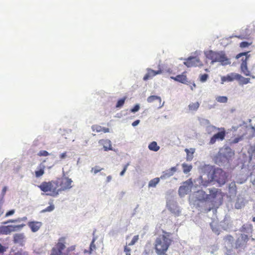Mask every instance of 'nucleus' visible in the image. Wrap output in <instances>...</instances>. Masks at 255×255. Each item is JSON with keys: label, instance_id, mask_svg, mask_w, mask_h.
Listing matches in <instances>:
<instances>
[{"label": "nucleus", "instance_id": "42", "mask_svg": "<svg viewBox=\"0 0 255 255\" xmlns=\"http://www.w3.org/2000/svg\"><path fill=\"white\" fill-rule=\"evenodd\" d=\"M224 240L229 243H232L234 240V238L232 236L228 235L225 237Z\"/></svg>", "mask_w": 255, "mask_h": 255}, {"label": "nucleus", "instance_id": "37", "mask_svg": "<svg viewBox=\"0 0 255 255\" xmlns=\"http://www.w3.org/2000/svg\"><path fill=\"white\" fill-rule=\"evenodd\" d=\"M50 154L46 150H42L39 151V152L37 153V155L39 156H47L49 155Z\"/></svg>", "mask_w": 255, "mask_h": 255}, {"label": "nucleus", "instance_id": "15", "mask_svg": "<svg viewBox=\"0 0 255 255\" xmlns=\"http://www.w3.org/2000/svg\"><path fill=\"white\" fill-rule=\"evenodd\" d=\"M100 145L103 146L105 151H108L112 149L111 141L109 139H100L99 141Z\"/></svg>", "mask_w": 255, "mask_h": 255}, {"label": "nucleus", "instance_id": "41", "mask_svg": "<svg viewBox=\"0 0 255 255\" xmlns=\"http://www.w3.org/2000/svg\"><path fill=\"white\" fill-rule=\"evenodd\" d=\"M54 209V206L53 205H50V206H48L45 209H43L42 211V212L44 213L46 212H51L53 211Z\"/></svg>", "mask_w": 255, "mask_h": 255}, {"label": "nucleus", "instance_id": "30", "mask_svg": "<svg viewBox=\"0 0 255 255\" xmlns=\"http://www.w3.org/2000/svg\"><path fill=\"white\" fill-rule=\"evenodd\" d=\"M229 191L231 193H236L237 192V187L234 181L230 183L229 186Z\"/></svg>", "mask_w": 255, "mask_h": 255}, {"label": "nucleus", "instance_id": "31", "mask_svg": "<svg viewBox=\"0 0 255 255\" xmlns=\"http://www.w3.org/2000/svg\"><path fill=\"white\" fill-rule=\"evenodd\" d=\"M216 100L220 103H226L228 101V98L226 96H218L216 98Z\"/></svg>", "mask_w": 255, "mask_h": 255}, {"label": "nucleus", "instance_id": "50", "mask_svg": "<svg viewBox=\"0 0 255 255\" xmlns=\"http://www.w3.org/2000/svg\"><path fill=\"white\" fill-rule=\"evenodd\" d=\"M67 155V153L66 152L62 153L60 155V159H63Z\"/></svg>", "mask_w": 255, "mask_h": 255}, {"label": "nucleus", "instance_id": "2", "mask_svg": "<svg viewBox=\"0 0 255 255\" xmlns=\"http://www.w3.org/2000/svg\"><path fill=\"white\" fill-rule=\"evenodd\" d=\"M162 233V235L156 238L154 242V249L157 255H167L166 252L173 241L170 233L164 231Z\"/></svg>", "mask_w": 255, "mask_h": 255}, {"label": "nucleus", "instance_id": "45", "mask_svg": "<svg viewBox=\"0 0 255 255\" xmlns=\"http://www.w3.org/2000/svg\"><path fill=\"white\" fill-rule=\"evenodd\" d=\"M124 251L126 253V255H131L130 254V249L127 246L125 247Z\"/></svg>", "mask_w": 255, "mask_h": 255}, {"label": "nucleus", "instance_id": "36", "mask_svg": "<svg viewBox=\"0 0 255 255\" xmlns=\"http://www.w3.org/2000/svg\"><path fill=\"white\" fill-rule=\"evenodd\" d=\"M103 169V168H101L98 166H95L94 167H93L92 168L91 172H93L95 174H97L98 172L102 171Z\"/></svg>", "mask_w": 255, "mask_h": 255}, {"label": "nucleus", "instance_id": "4", "mask_svg": "<svg viewBox=\"0 0 255 255\" xmlns=\"http://www.w3.org/2000/svg\"><path fill=\"white\" fill-rule=\"evenodd\" d=\"M64 238L62 237L59 239L58 243L52 249L50 255H70V252L74 251L75 247L73 246L68 248L65 253H63L62 251L66 248Z\"/></svg>", "mask_w": 255, "mask_h": 255}, {"label": "nucleus", "instance_id": "58", "mask_svg": "<svg viewBox=\"0 0 255 255\" xmlns=\"http://www.w3.org/2000/svg\"><path fill=\"white\" fill-rule=\"evenodd\" d=\"M210 210H211V209H209L208 210V211H210Z\"/></svg>", "mask_w": 255, "mask_h": 255}, {"label": "nucleus", "instance_id": "34", "mask_svg": "<svg viewBox=\"0 0 255 255\" xmlns=\"http://www.w3.org/2000/svg\"><path fill=\"white\" fill-rule=\"evenodd\" d=\"M241 84H247L250 83V79L249 78H245L241 75V77L240 78V80Z\"/></svg>", "mask_w": 255, "mask_h": 255}, {"label": "nucleus", "instance_id": "21", "mask_svg": "<svg viewBox=\"0 0 255 255\" xmlns=\"http://www.w3.org/2000/svg\"><path fill=\"white\" fill-rule=\"evenodd\" d=\"M185 151L186 152V154H187L186 160L187 161L192 160L193 158V153L195 152V149L194 148H190V149H188L187 148H186L185 149Z\"/></svg>", "mask_w": 255, "mask_h": 255}, {"label": "nucleus", "instance_id": "9", "mask_svg": "<svg viewBox=\"0 0 255 255\" xmlns=\"http://www.w3.org/2000/svg\"><path fill=\"white\" fill-rule=\"evenodd\" d=\"M184 64L188 67H200L203 65L202 61L198 57H190L184 62Z\"/></svg>", "mask_w": 255, "mask_h": 255}, {"label": "nucleus", "instance_id": "53", "mask_svg": "<svg viewBox=\"0 0 255 255\" xmlns=\"http://www.w3.org/2000/svg\"><path fill=\"white\" fill-rule=\"evenodd\" d=\"M3 211L2 210L1 207L0 206V216L2 214Z\"/></svg>", "mask_w": 255, "mask_h": 255}, {"label": "nucleus", "instance_id": "25", "mask_svg": "<svg viewBox=\"0 0 255 255\" xmlns=\"http://www.w3.org/2000/svg\"><path fill=\"white\" fill-rule=\"evenodd\" d=\"M148 148L150 150L157 151L159 149L160 147L157 145L156 141H152L148 145Z\"/></svg>", "mask_w": 255, "mask_h": 255}, {"label": "nucleus", "instance_id": "46", "mask_svg": "<svg viewBox=\"0 0 255 255\" xmlns=\"http://www.w3.org/2000/svg\"><path fill=\"white\" fill-rule=\"evenodd\" d=\"M6 250V248L0 244V254H2Z\"/></svg>", "mask_w": 255, "mask_h": 255}, {"label": "nucleus", "instance_id": "11", "mask_svg": "<svg viewBox=\"0 0 255 255\" xmlns=\"http://www.w3.org/2000/svg\"><path fill=\"white\" fill-rule=\"evenodd\" d=\"M147 73L144 76L143 80L144 81H147L149 79H152L153 77L157 75L161 74L162 73V70L161 68H159L158 70H153L150 68H147L146 69Z\"/></svg>", "mask_w": 255, "mask_h": 255}, {"label": "nucleus", "instance_id": "48", "mask_svg": "<svg viewBox=\"0 0 255 255\" xmlns=\"http://www.w3.org/2000/svg\"><path fill=\"white\" fill-rule=\"evenodd\" d=\"M7 190V187L6 186H4L3 187L2 192H1V195L2 196H4L6 193V191Z\"/></svg>", "mask_w": 255, "mask_h": 255}, {"label": "nucleus", "instance_id": "43", "mask_svg": "<svg viewBox=\"0 0 255 255\" xmlns=\"http://www.w3.org/2000/svg\"><path fill=\"white\" fill-rule=\"evenodd\" d=\"M139 105L138 104L135 105L133 108L130 109V112L132 113H135L137 112L139 110Z\"/></svg>", "mask_w": 255, "mask_h": 255}, {"label": "nucleus", "instance_id": "32", "mask_svg": "<svg viewBox=\"0 0 255 255\" xmlns=\"http://www.w3.org/2000/svg\"><path fill=\"white\" fill-rule=\"evenodd\" d=\"M26 219H27L26 217H24L23 218H18V219H15V220H8L6 222H3V224H6L9 223L20 222L21 221L26 220Z\"/></svg>", "mask_w": 255, "mask_h": 255}, {"label": "nucleus", "instance_id": "47", "mask_svg": "<svg viewBox=\"0 0 255 255\" xmlns=\"http://www.w3.org/2000/svg\"><path fill=\"white\" fill-rule=\"evenodd\" d=\"M14 210H10L8 212H7L6 214H5V217H8V216H9L10 215H12L14 214Z\"/></svg>", "mask_w": 255, "mask_h": 255}, {"label": "nucleus", "instance_id": "5", "mask_svg": "<svg viewBox=\"0 0 255 255\" xmlns=\"http://www.w3.org/2000/svg\"><path fill=\"white\" fill-rule=\"evenodd\" d=\"M206 55L208 59L212 61V63L219 62L223 65H228L230 63L225 53L222 51L215 52L210 50L207 52Z\"/></svg>", "mask_w": 255, "mask_h": 255}, {"label": "nucleus", "instance_id": "39", "mask_svg": "<svg viewBox=\"0 0 255 255\" xmlns=\"http://www.w3.org/2000/svg\"><path fill=\"white\" fill-rule=\"evenodd\" d=\"M95 241V239H93L92 242L91 243V244L90 246V251H89L90 254H91L93 250H95L96 248V245H95V243H94Z\"/></svg>", "mask_w": 255, "mask_h": 255}, {"label": "nucleus", "instance_id": "27", "mask_svg": "<svg viewBox=\"0 0 255 255\" xmlns=\"http://www.w3.org/2000/svg\"><path fill=\"white\" fill-rule=\"evenodd\" d=\"M10 232L9 230L8 226H2L0 227V234L9 235Z\"/></svg>", "mask_w": 255, "mask_h": 255}, {"label": "nucleus", "instance_id": "33", "mask_svg": "<svg viewBox=\"0 0 255 255\" xmlns=\"http://www.w3.org/2000/svg\"><path fill=\"white\" fill-rule=\"evenodd\" d=\"M126 99H127V97H124V98L118 100V101L117 103V105H116V107L117 108L122 107L124 105Z\"/></svg>", "mask_w": 255, "mask_h": 255}, {"label": "nucleus", "instance_id": "49", "mask_svg": "<svg viewBox=\"0 0 255 255\" xmlns=\"http://www.w3.org/2000/svg\"><path fill=\"white\" fill-rule=\"evenodd\" d=\"M139 122H140V121L139 120H137L132 123V126L133 127H135V126H137L139 123Z\"/></svg>", "mask_w": 255, "mask_h": 255}, {"label": "nucleus", "instance_id": "17", "mask_svg": "<svg viewBox=\"0 0 255 255\" xmlns=\"http://www.w3.org/2000/svg\"><path fill=\"white\" fill-rule=\"evenodd\" d=\"M241 77V75L236 73H231L229 74H228L226 77H224L225 81L228 82H231L235 80H240V78Z\"/></svg>", "mask_w": 255, "mask_h": 255}, {"label": "nucleus", "instance_id": "3", "mask_svg": "<svg viewBox=\"0 0 255 255\" xmlns=\"http://www.w3.org/2000/svg\"><path fill=\"white\" fill-rule=\"evenodd\" d=\"M249 53L250 51L240 53L236 56L235 58L240 64L241 72L246 76H251L253 79H255V76L251 75L248 67V61L251 56Z\"/></svg>", "mask_w": 255, "mask_h": 255}, {"label": "nucleus", "instance_id": "28", "mask_svg": "<svg viewBox=\"0 0 255 255\" xmlns=\"http://www.w3.org/2000/svg\"><path fill=\"white\" fill-rule=\"evenodd\" d=\"M9 255H29V254L27 251L20 249L17 251L10 253Z\"/></svg>", "mask_w": 255, "mask_h": 255}, {"label": "nucleus", "instance_id": "40", "mask_svg": "<svg viewBox=\"0 0 255 255\" xmlns=\"http://www.w3.org/2000/svg\"><path fill=\"white\" fill-rule=\"evenodd\" d=\"M252 43H249L247 41H243L240 43V47L242 48H244L249 47L251 45Z\"/></svg>", "mask_w": 255, "mask_h": 255}, {"label": "nucleus", "instance_id": "54", "mask_svg": "<svg viewBox=\"0 0 255 255\" xmlns=\"http://www.w3.org/2000/svg\"><path fill=\"white\" fill-rule=\"evenodd\" d=\"M167 72L169 73H171V70L170 69H169L167 70Z\"/></svg>", "mask_w": 255, "mask_h": 255}, {"label": "nucleus", "instance_id": "51", "mask_svg": "<svg viewBox=\"0 0 255 255\" xmlns=\"http://www.w3.org/2000/svg\"><path fill=\"white\" fill-rule=\"evenodd\" d=\"M112 177L111 175H109V176H107V179H106V182H110L112 180Z\"/></svg>", "mask_w": 255, "mask_h": 255}, {"label": "nucleus", "instance_id": "18", "mask_svg": "<svg viewBox=\"0 0 255 255\" xmlns=\"http://www.w3.org/2000/svg\"><path fill=\"white\" fill-rule=\"evenodd\" d=\"M176 170L177 169L176 167H172L171 168L164 172L163 174L161 175L160 178L163 179L167 177H170L174 174V173L176 171Z\"/></svg>", "mask_w": 255, "mask_h": 255}, {"label": "nucleus", "instance_id": "44", "mask_svg": "<svg viewBox=\"0 0 255 255\" xmlns=\"http://www.w3.org/2000/svg\"><path fill=\"white\" fill-rule=\"evenodd\" d=\"M129 163H127L125 166H124V169L123 170L121 171V172L120 173V175L121 176H123L124 175L125 173L126 172L127 168H128V167L129 166Z\"/></svg>", "mask_w": 255, "mask_h": 255}, {"label": "nucleus", "instance_id": "59", "mask_svg": "<svg viewBox=\"0 0 255 255\" xmlns=\"http://www.w3.org/2000/svg\"><path fill=\"white\" fill-rule=\"evenodd\" d=\"M236 208H237V209L239 208V207H237L236 206Z\"/></svg>", "mask_w": 255, "mask_h": 255}, {"label": "nucleus", "instance_id": "35", "mask_svg": "<svg viewBox=\"0 0 255 255\" xmlns=\"http://www.w3.org/2000/svg\"><path fill=\"white\" fill-rule=\"evenodd\" d=\"M209 77V75L207 74H201L199 76L200 81L203 83L206 82Z\"/></svg>", "mask_w": 255, "mask_h": 255}, {"label": "nucleus", "instance_id": "6", "mask_svg": "<svg viewBox=\"0 0 255 255\" xmlns=\"http://www.w3.org/2000/svg\"><path fill=\"white\" fill-rule=\"evenodd\" d=\"M210 129H211L212 131H209V133H211L212 131L215 132L216 131H218L210 138L209 141L210 144H213L217 141H222L225 139L226 136V130L224 128H219L212 126L210 128Z\"/></svg>", "mask_w": 255, "mask_h": 255}, {"label": "nucleus", "instance_id": "55", "mask_svg": "<svg viewBox=\"0 0 255 255\" xmlns=\"http://www.w3.org/2000/svg\"><path fill=\"white\" fill-rule=\"evenodd\" d=\"M238 141V139H237V138H236V139H235L234 140V142H235V143H236V142H237Z\"/></svg>", "mask_w": 255, "mask_h": 255}, {"label": "nucleus", "instance_id": "8", "mask_svg": "<svg viewBox=\"0 0 255 255\" xmlns=\"http://www.w3.org/2000/svg\"><path fill=\"white\" fill-rule=\"evenodd\" d=\"M249 240V238L248 235L241 234L240 236L237 239L235 243V248L244 249L246 247L247 242Z\"/></svg>", "mask_w": 255, "mask_h": 255}, {"label": "nucleus", "instance_id": "23", "mask_svg": "<svg viewBox=\"0 0 255 255\" xmlns=\"http://www.w3.org/2000/svg\"><path fill=\"white\" fill-rule=\"evenodd\" d=\"M25 226L24 224L18 225H8L9 230L10 233L12 232L17 231L20 230Z\"/></svg>", "mask_w": 255, "mask_h": 255}, {"label": "nucleus", "instance_id": "56", "mask_svg": "<svg viewBox=\"0 0 255 255\" xmlns=\"http://www.w3.org/2000/svg\"><path fill=\"white\" fill-rule=\"evenodd\" d=\"M252 129H253L254 131H255V128H254V127H252Z\"/></svg>", "mask_w": 255, "mask_h": 255}, {"label": "nucleus", "instance_id": "10", "mask_svg": "<svg viewBox=\"0 0 255 255\" xmlns=\"http://www.w3.org/2000/svg\"><path fill=\"white\" fill-rule=\"evenodd\" d=\"M193 183L191 179H189L183 183V185L181 186L178 190L179 194L183 196L186 194L189 190V186H192Z\"/></svg>", "mask_w": 255, "mask_h": 255}, {"label": "nucleus", "instance_id": "52", "mask_svg": "<svg viewBox=\"0 0 255 255\" xmlns=\"http://www.w3.org/2000/svg\"><path fill=\"white\" fill-rule=\"evenodd\" d=\"M196 88V84L193 83L192 85V86H191V89L192 90H193L194 88Z\"/></svg>", "mask_w": 255, "mask_h": 255}, {"label": "nucleus", "instance_id": "20", "mask_svg": "<svg viewBox=\"0 0 255 255\" xmlns=\"http://www.w3.org/2000/svg\"><path fill=\"white\" fill-rule=\"evenodd\" d=\"M92 129L93 131L97 132H103L104 133L109 132L110 130L109 128L102 127L101 126L95 125L92 127Z\"/></svg>", "mask_w": 255, "mask_h": 255}, {"label": "nucleus", "instance_id": "38", "mask_svg": "<svg viewBox=\"0 0 255 255\" xmlns=\"http://www.w3.org/2000/svg\"><path fill=\"white\" fill-rule=\"evenodd\" d=\"M139 239V236L136 235L133 237L131 242L128 244V246H132L137 242Z\"/></svg>", "mask_w": 255, "mask_h": 255}, {"label": "nucleus", "instance_id": "29", "mask_svg": "<svg viewBox=\"0 0 255 255\" xmlns=\"http://www.w3.org/2000/svg\"><path fill=\"white\" fill-rule=\"evenodd\" d=\"M182 166L183 168V172L185 174L189 172L192 168V166L191 165H188L185 163L182 164Z\"/></svg>", "mask_w": 255, "mask_h": 255}, {"label": "nucleus", "instance_id": "14", "mask_svg": "<svg viewBox=\"0 0 255 255\" xmlns=\"http://www.w3.org/2000/svg\"><path fill=\"white\" fill-rule=\"evenodd\" d=\"M32 232L38 231L42 226V223L38 221L29 222L27 224Z\"/></svg>", "mask_w": 255, "mask_h": 255}, {"label": "nucleus", "instance_id": "7", "mask_svg": "<svg viewBox=\"0 0 255 255\" xmlns=\"http://www.w3.org/2000/svg\"><path fill=\"white\" fill-rule=\"evenodd\" d=\"M212 178L221 185H224L227 181L226 173L221 168L214 170Z\"/></svg>", "mask_w": 255, "mask_h": 255}, {"label": "nucleus", "instance_id": "24", "mask_svg": "<svg viewBox=\"0 0 255 255\" xmlns=\"http://www.w3.org/2000/svg\"><path fill=\"white\" fill-rule=\"evenodd\" d=\"M199 106L200 104L198 102L192 103L188 105V109L190 111H196L198 109Z\"/></svg>", "mask_w": 255, "mask_h": 255}, {"label": "nucleus", "instance_id": "19", "mask_svg": "<svg viewBox=\"0 0 255 255\" xmlns=\"http://www.w3.org/2000/svg\"><path fill=\"white\" fill-rule=\"evenodd\" d=\"M209 193V194H206L205 195V197L204 198V200L206 201L208 199H210L211 198L213 199L215 198L219 193V190L218 189L214 188L210 189Z\"/></svg>", "mask_w": 255, "mask_h": 255}, {"label": "nucleus", "instance_id": "12", "mask_svg": "<svg viewBox=\"0 0 255 255\" xmlns=\"http://www.w3.org/2000/svg\"><path fill=\"white\" fill-rule=\"evenodd\" d=\"M45 161V159L43 160L37 166V170L35 171V176L36 178H39L44 174L46 166L44 163Z\"/></svg>", "mask_w": 255, "mask_h": 255}, {"label": "nucleus", "instance_id": "16", "mask_svg": "<svg viewBox=\"0 0 255 255\" xmlns=\"http://www.w3.org/2000/svg\"><path fill=\"white\" fill-rule=\"evenodd\" d=\"M186 72H184L181 75H178L175 77H171L170 78L173 79L175 81L179 82L183 84H186L187 82Z\"/></svg>", "mask_w": 255, "mask_h": 255}, {"label": "nucleus", "instance_id": "57", "mask_svg": "<svg viewBox=\"0 0 255 255\" xmlns=\"http://www.w3.org/2000/svg\"><path fill=\"white\" fill-rule=\"evenodd\" d=\"M253 221H255V217L253 218Z\"/></svg>", "mask_w": 255, "mask_h": 255}, {"label": "nucleus", "instance_id": "1", "mask_svg": "<svg viewBox=\"0 0 255 255\" xmlns=\"http://www.w3.org/2000/svg\"><path fill=\"white\" fill-rule=\"evenodd\" d=\"M72 180L68 177L58 178L56 180L42 182L38 187L47 195L57 196L59 192L70 189Z\"/></svg>", "mask_w": 255, "mask_h": 255}, {"label": "nucleus", "instance_id": "13", "mask_svg": "<svg viewBox=\"0 0 255 255\" xmlns=\"http://www.w3.org/2000/svg\"><path fill=\"white\" fill-rule=\"evenodd\" d=\"M13 242L14 244H18L21 246L24 245L25 236L23 233H17L13 235Z\"/></svg>", "mask_w": 255, "mask_h": 255}, {"label": "nucleus", "instance_id": "22", "mask_svg": "<svg viewBox=\"0 0 255 255\" xmlns=\"http://www.w3.org/2000/svg\"><path fill=\"white\" fill-rule=\"evenodd\" d=\"M154 101H157L159 102V106L160 107L162 106V105H161V99L159 96L152 95L148 97L147 99V101L148 103H152Z\"/></svg>", "mask_w": 255, "mask_h": 255}, {"label": "nucleus", "instance_id": "26", "mask_svg": "<svg viewBox=\"0 0 255 255\" xmlns=\"http://www.w3.org/2000/svg\"><path fill=\"white\" fill-rule=\"evenodd\" d=\"M160 179H161L160 177H156L151 179L148 183V187H155L156 185L159 182Z\"/></svg>", "mask_w": 255, "mask_h": 255}]
</instances>
